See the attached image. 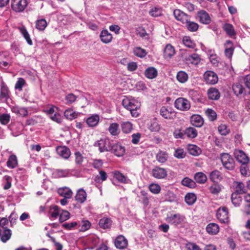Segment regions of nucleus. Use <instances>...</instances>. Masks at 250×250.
Instances as JSON below:
<instances>
[{"label":"nucleus","instance_id":"32","mask_svg":"<svg viewBox=\"0 0 250 250\" xmlns=\"http://www.w3.org/2000/svg\"><path fill=\"white\" fill-rule=\"evenodd\" d=\"M108 130L110 134L113 136L118 135L120 132L119 125L117 123L110 124L108 127Z\"/></svg>","mask_w":250,"mask_h":250},{"label":"nucleus","instance_id":"31","mask_svg":"<svg viewBox=\"0 0 250 250\" xmlns=\"http://www.w3.org/2000/svg\"><path fill=\"white\" fill-rule=\"evenodd\" d=\"M145 76L149 79L155 78L158 75V71L154 67H148L145 71Z\"/></svg>","mask_w":250,"mask_h":250},{"label":"nucleus","instance_id":"41","mask_svg":"<svg viewBox=\"0 0 250 250\" xmlns=\"http://www.w3.org/2000/svg\"><path fill=\"white\" fill-rule=\"evenodd\" d=\"M194 179L198 183L204 184L207 181V177L203 172H199L194 175Z\"/></svg>","mask_w":250,"mask_h":250},{"label":"nucleus","instance_id":"62","mask_svg":"<svg viewBox=\"0 0 250 250\" xmlns=\"http://www.w3.org/2000/svg\"><path fill=\"white\" fill-rule=\"evenodd\" d=\"M149 13L152 17H158L162 15V11L160 9L155 7L152 8Z\"/></svg>","mask_w":250,"mask_h":250},{"label":"nucleus","instance_id":"13","mask_svg":"<svg viewBox=\"0 0 250 250\" xmlns=\"http://www.w3.org/2000/svg\"><path fill=\"white\" fill-rule=\"evenodd\" d=\"M114 244L117 249L123 250L126 248L128 241L124 236L119 235L115 240Z\"/></svg>","mask_w":250,"mask_h":250},{"label":"nucleus","instance_id":"4","mask_svg":"<svg viewBox=\"0 0 250 250\" xmlns=\"http://www.w3.org/2000/svg\"><path fill=\"white\" fill-rule=\"evenodd\" d=\"M113 143L112 141L106 138L98 141L97 144L99 146L100 151L103 152L104 151H110L112 150V146Z\"/></svg>","mask_w":250,"mask_h":250},{"label":"nucleus","instance_id":"42","mask_svg":"<svg viewBox=\"0 0 250 250\" xmlns=\"http://www.w3.org/2000/svg\"><path fill=\"white\" fill-rule=\"evenodd\" d=\"M185 24H186L187 29L190 32H195L199 28V25L196 22L191 21L190 20H188V22Z\"/></svg>","mask_w":250,"mask_h":250},{"label":"nucleus","instance_id":"28","mask_svg":"<svg viewBox=\"0 0 250 250\" xmlns=\"http://www.w3.org/2000/svg\"><path fill=\"white\" fill-rule=\"evenodd\" d=\"M233 186L235 188V191L233 193H236L238 195L244 194L247 191L245 185L242 182H234Z\"/></svg>","mask_w":250,"mask_h":250},{"label":"nucleus","instance_id":"56","mask_svg":"<svg viewBox=\"0 0 250 250\" xmlns=\"http://www.w3.org/2000/svg\"><path fill=\"white\" fill-rule=\"evenodd\" d=\"M75 162L76 165L81 166L84 160V157L80 152H76L74 153Z\"/></svg>","mask_w":250,"mask_h":250},{"label":"nucleus","instance_id":"11","mask_svg":"<svg viewBox=\"0 0 250 250\" xmlns=\"http://www.w3.org/2000/svg\"><path fill=\"white\" fill-rule=\"evenodd\" d=\"M173 15L177 20L181 21L184 24L187 22L188 20H190L189 16L179 9L174 10Z\"/></svg>","mask_w":250,"mask_h":250},{"label":"nucleus","instance_id":"21","mask_svg":"<svg viewBox=\"0 0 250 250\" xmlns=\"http://www.w3.org/2000/svg\"><path fill=\"white\" fill-rule=\"evenodd\" d=\"M236 160L243 165H245L249 162V158L246 154L242 150H238L235 152Z\"/></svg>","mask_w":250,"mask_h":250},{"label":"nucleus","instance_id":"34","mask_svg":"<svg viewBox=\"0 0 250 250\" xmlns=\"http://www.w3.org/2000/svg\"><path fill=\"white\" fill-rule=\"evenodd\" d=\"M58 192L60 196L66 198H71L73 194L72 190L66 187L59 188Z\"/></svg>","mask_w":250,"mask_h":250},{"label":"nucleus","instance_id":"7","mask_svg":"<svg viewBox=\"0 0 250 250\" xmlns=\"http://www.w3.org/2000/svg\"><path fill=\"white\" fill-rule=\"evenodd\" d=\"M27 5V0H12L11 7L16 12H21Z\"/></svg>","mask_w":250,"mask_h":250},{"label":"nucleus","instance_id":"17","mask_svg":"<svg viewBox=\"0 0 250 250\" xmlns=\"http://www.w3.org/2000/svg\"><path fill=\"white\" fill-rule=\"evenodd\" d=\"M112 174L113 177L121 183L128 184L130 182L129 179L119 171H113Z\"/></svg>","mask_w":250,"mask_h":250},{"label":"nucleus","instance_id":"40","mask_svg":"<svg viewBox=\"0 0 250 250\" xmlns=\"http://www.w3.org/2000/svg\"><path fill=\"white\" fill-rule=\"evenodd\" d=\"M188 75L185 71H180L176 75V79L180 83H185L188 80Z\"/></svg>","mask_w":250,"mask_h":250},{"label":"nucleus","instance_id":"8","mask_svg":"<svg viewBox=\"0 0 250 250\" xmlns=\"http://www.w3.org/2000/svg\"><path fill=\"white\" fill-rule=\"evenodd\" d=\"M204 79L206 83L209 84H214L218 81L217 74L212 71H207L204 74Z\"/></svg>","mask_w":250,"mask_h":250},{"label":"nucleus","instance_id":"9","mask_svg":"<svg viewBox=\"0 0 250 250\" xmlns=\"http://www.w3.org/2000/svg\"><path fill=\"white\" fill-rule=\"evenodd\" d=\"M167 171L164 168L155 167L152 169L151 175L156 179H164L167 177Z\"/></svg>","mask_w":250,"mask_h":250},{"label":"nucleus","instance_id":"23","mask_svg":"<svg viewBox=\"0 0 250 250\" xmlns=\"http://www.w3.org/2000/svg\"><path fill=\"white\" fill-rule=\"evenodd\" d=\"M11 110L12 112L21 117H26L28 113V110L26 108L16 105L11 107Z\"/></svg>","mask_w":250,"mask_h":250},{"label":"nucleus","instance_id":"59","mask_svg":"<svg viewBox=\"0 0 250 250\" xmlns=\"http://www.w3.org/2000/svg\"><path fill=\"white\" fill-rule=\"evenodd\" d=\"M59 215L60 216V221L61 222H63L69 218L70 213L66 210H62L61 212H60Z\"/></svg>","mask_w":250,"mask_h":250},{"label":"nucleus","instance_id":"19","mask_svg":"<svg viewBox=\"0 0 250 250\" xmlns=\"http://www.w3.org/2000/svg\"><path fill=\"white\" fill-rule=\"evenodd\" d=\"M198 17L199 21L203 24H208L211 21L210 18L208 14L205 11L202 10L198 13Z\"/></svg>","mask_w":250,"mask_h":250},{"label":"nucleus","instance_id":"25","mask_svg":"<svg viewBox=\"0 0 250 250\" xmlns=\"http://www.w3.org/2000/svg\"><path fill=\"white\" fill-rule=\"evenodd\" d=\"M73 170L72 169H56L54 172V175L56 178H62L71 175V172Z\"/></svg>","mask_w":250,"mask_h":250},{"label":"nucleus","instance_id":"36","mask_svg":"<svg viewBox=\"0 0 250 250\" xmlns=\"http://www.w3.org/2000/svg\"><path fill=\"white\" fill-rule=\"evenodd\" d=\"M99 121V116L98 115H92L86 120V123L89 127H94L96 126Z\"/></svg>","mask_w":250,"mask_h":250},{"label":"nucleus","instance_id":"27","mask_svg":"<svg viewBox=\"0 0 250 250\" xmlns=\"http://www.w3.org/2000/svg\"><path fill=\"white\" fill-rule=\"evenodd\" d=\"M185 60L188 63H190L194 65L198 64L201 61L199 55L196 53H193L187 56Z\"/></svg>","mask_w":250,"mask_h":250},{"label":"nucleus","instance_id":"18","mask_svg":"<svg viewBox=\"0 0 250 250\" xmlns=\"http://www.w3.org/2000/svg\"><path fill=\"white\" fill-rule=\"evenodd\" d=\"M207 94L208 99L211 100H218L220 97V92L215 87L209 88Z\"/></svg>","mask_w":250,"mask_h":250},{"label":"nucleus","instance_id":"63","mask_svg":"<svg viewBox=\"0 0 250 250\" xmlns=\"http://www.w3.org/2000/svg\"><path fill=\"white\" fill-rule=\"evenodd\" d=\"M219 132L222 135H226L229 133V130L227 128V126L226 125H221L218 127Z\"/></svg>","mask_w":250,"mask_h":250},{"label":"nucleus","instance_id":"60","mask_svg":"<svg viewBox=\"0 0 250 250\" xmlns=\"http://www.w3.org/2000/svg\"><path fill=\"white\" fill-rule=\"evenodd\" d=\"M186 154L182 148H177L175 149L174 156L178 159H182L185 157Z\"/></svg>","mask_w":250,"mask_h":250},{"label":"nucleus","instance_id":"50","mask_svg":"<svg viewBox=\"0 0 250 250\" xmlns=\"http://www.w3.org/2000/svg\"><path fill=\"white\" fill-rule=\"evenodd\" d=\"M181 183L183 186L190 188H193L196 186L195 182L188 177L184 178L182 180Z\"/></svg>","mask_w":250,"mask_h":250},{"label":"nucleus","instance_id":"22","mask_svg":"<svg viewBox=\"0 0 250 250\" xmlns=\"http://www.w3.org/2000/svg\"><path fill=\"white\" fill-rule=\"evenodd\" d=\"M11 231L8 229H0V239L5 243L9 240L11 237Z\"/></svg>","mask_w":250,"mask_h":250},{"label":"nucleus","instance_id":"43","mask_svg":"<svg viewBox=\"0 0 250 250\" xmlns=\"http://www.w3.org/2000/svg\"><path fill=\"white\" fill-rule=\"evenodd\" d=\"M189 153L194 156L199 155L201 152V149L195 145H189L188 146Z\"/></svg>","mask_w":250,"mask_h":250},{"label":"nucleus","instance_id":"24","mask_svg":"<svg viewBox=\"0 0 250 250\" xmlns=\"http://www.w3.org/2000/svg\"><path fill=\"white\" fill-rule=\"evenodd\" d=\"M175 54L174 47L171 44H167L165 47L164 51V57L165 58L170 59Z\"/></svg>","mask_w":250,"mask_h":250},{"label":"nucleus","instance_id":"20","mask_svg":"<svg viewBox=\"0 0 250 250\" xmlns=\"http://www.w3.org/2000/svg\"><path fill=\"white\" fill-rule=\"evenodd\" d=\"M191 124L194 126L200 127L204 124V119L199 115H193L191 117Z\"/></svg>","mask_w":250,"mask_h":250},{"label":"nucleus","instance_id":"26","mask_svg":"<svg viewBox=\"0 0 250 250\" xmlns=\"http://www.w3.org/2000/svg\"><path fill=\"white\" fill-rule=\"evenodd\" d=\"M86 192L83 188H80L78 190L75 196V199L78 202L80 203H84L86 199Z\"/></svg>","mask_w":250,"mask_h":250},{"label":"nucleus","instance_id":"38","mask_svg":"<svg viewBox=\"0 0 250 250\" xmlns=\"http://www.w3.org/2000/svg\"><path fill=\"white\" fill-rule=\"evenodd\" d=\"M223 28L224 31L226 32L228 35L230 37L234 36L236 35L234 27L233 25L229 23H225Z\"/></svg>","mask_w":250,"mask_h":250},{"label":"nucleus","instance_id":"49","mask_svg":"<svg viewBox=\"0 0 250 250\" xmlns=\"http://www.w3.org/2000/svg\"><path fill=\"white\" fill-rule=\"evenodd\" d=\"M133 53L136 56L140 58H144L147 54L146 50L140 47H135L133 49Z\"/></svg>","mask_w":250,"mask_h":250},{"label":"nucleus","instance_id":"55","mask_svg":"<svg viewBox=\"0 0 250 250\" xmlns=\"http://www.w3.org/2000/svg\"><path fill=\"white\" fill-rule=\"evenodd\" d=\"M242 201L241 197L235 193L231 194V202L235 207L239 206Z\"/></svg>","mask_w":250,"mask_h":250},{"label":"nucleus","instance_id":"12","mask_svg":"<svg viewBox=\"0 0 250 250\" xmlns=\"http://www.w3.org/2000/svg\"><path fill=\"white\" fill-rule=\"evenodd\" d=\"M10 93L8 87L2 83L0 86V101L2 102H6L10 98Z\"/></svg>","mask_w":250,"mask_h":250},{"label":"nucleus","instance_id":"45","mask_svg":"<svg viewBox=\"0 0 250 250\" xmlns=\"http://www.w3.org/2000/svg\"><path fill=\"white\" fill-rule=\"evenodd\" d=\"M60 210L59 207L56 205L51 206L50 207L49 213L51 217L56 219L59 216Z\"/></svg>","mask_w":250,"mask_h":250},{"label":"nucleus","instance_id":"1","mask_svg":"<svg viewBox=\"0 0 250 250\" xmlns=\"http://www.w3.org/2000/svg\"><path fill=\"white\" fill-rule=\"evenodd\" d=\"M123 105L130 111L133 117H137L139 113L137 110L140 108L141 103L132 97H125L122 101Z\"/></svg>","mask_w":250,"mask_h":250},{"label":"nucleus","instance_id":"14","mask_svg":"<svg viewBox=\"0 0 250 250\" xmlns=\"http://www.w3.org/2000/svg\"><path fill=\"white\" fill-rule=\"evenodd\" d=\"M56 151L58 155L64 159H68L71 154L70 149L65 146H59L56 148Z\"/></svg>","mask_w":250,"mask_h":250},{"label":"nucleus","instance_id":"47","mask_svg":"<svg viewBox=\"0 0 250 250\" xmlns=\"http://www.w3.org/2000/svg\"><path fill=\"white\" fill-rule=\"evenodd\" d=\"M185 134L190 138H194L197 136V130L194 127H189L187 128Z\"/></svg>","mask_w":250,"mask_h":250},{"label":"nucleus","instance_id":"35","mask_svg":"<svg viewBox=\"0 0 250 250\" xmlns=\"http://www.w3.org/2000/svg\"><path fill=\"white\" fill-rule=\"evenodd\" d=\"M80 113L76 112L73 109L69 108L65 110L64 116L68 120H72L76 119Z\"/></svg>","mask_w":250,"mask_h":250},{"label":"nucleus","instance_id":"51","mask_svg":"<svg viewBox=\"0 0 250 250\" xmlns=\"http://www.w3.org/2000/svg\"><path fill=\"white\" fill-rule=\"evenodd\" d=\"M232 90L236 96L242 94L244 90V87L240 84L236 83L232 85Z\"/></svg>","mask_w":250,"mask_h":250},{"label":"nucleus","instance_id":"48","mask_svg":"<svg viewBox=\"0 0 250 250\" xmlns=\"http://www.w3.org/2000/svg\"><path fill=\"white\" fill-rule=\"evenodd\" d=\"M107 173L104 170L99 171V175L95 176L94 181L96 183H101L105 181L107 179Z\"/></svg>","mask_w":250,"mask_h":250},{"label":"nucleus","instance_id":"58","mask_svg":"<svg viewBox=\"0 0 250 250\" xmlns=\"http://www.w3.org/2000/svg\"><path fill=\"white\" fill-rule=\"evenodd\" d=\"M150 191L154 194H158L160 193L161 188L157 184H151L149 186Z\"/></svg>","mask_w":250,"mask_h":250},{"label":"nucleus","instance_id":"33","mask_svg":"<svg viewBox=\"0 0 250 250\" xmlns=\"http://www.w3.org/2000/svg\"><path fill=\"white\" fill-rule=\"evenodd\" d=\"M112 223V221L109 218L103 217L100 220L99 225L103 229H107L111 227Z\"/></svg>","mask_w":250,"mask_h":250},{"label":"nucleus","instance_id":"52","mask_svg":"<svg viewBox=\"0 0 250 250\" xmlns=\"http://www.w3.org/2000/svg\"><path fill=\"white\" fill-rule=\"evenodd\" d=\"M47 22L44 19L37 20L36 22V27L39 30L43 31L47 26Z\"/></svg>","mask_w":250,"mask_h":250},{"label":"nucleus","instance_id":"46","mask_svg":"<svg viewBox=\"0 0 250 250\" xmlns=\"http://www.w3.org/2000/svg\"><path fill=\"white\" fill-rule=\"evenodd\" d=\"M185 200L188 205H192L196 201V196L193 193H189L185 196Z\"/></svg>","mask_w":250,"mask_h":250},{"label":"nucleus","instance_id":"44","mask_svg":"<svg viewBox=\"0 0 250 250\" xmlns=\"http://www.w3.org/2000/svg\"><path fill=\"white\" fill-rule=\"evenodd\" d=\"M183 43L186 46L190 48H194L196 46V44L189 36L183 37Z\"/></svg>","mask_w":250,"mask_h":250},{"label":"nucleus","instance_id":"53","mask_svg":"<svg viewBox=\"0 0 250 250\" xmlns=\"http://www.w3.org/2000/svg\"><path fill=\"white\" fill-rule=\"evenodd\" d=\"M160 129V127L158 121L154 119L150 122V125H149V129L151 131L157 132L159 131Z\"/></svg>","mask_w":250,"mask_h":250},{"label":"nucleus","instance_id":"30","mask_svg":"<svg viewBox=\"0 0 250 250\" xmlns=\"http://www.w3.org/2000/svg\"><path fill=\"white\" fill-rule=\"evenodd\" d=\"M209 178L212 182L217 183L222 179V173L217 169L214 170L210 173Z\"/></svg>","mask_w":250,"mask_h":250},{"label":"nucleus","instance_id":"3","mask_svg":"<svg viewBox=\"0 0 250 250\" xmlns=\"http://www.w3.org/2000/svg\"><path fill=\"white\" fill-rule=\"evenodd\" d=\"M184 219L185 217L179 213L168 214L166 218L167 222L176 226L181 224Z\"/></svg>","mask_w":250,"mask_h":250},{"label":"nucleus","instance_id":"15","mask_svg":"<svg viewBox=\"0 0 250 250\" xmlns=\"http://www.w3.org/2000/svg\"><path fill=\"white\" fill-rule=\"evenodd\" d=\"M125 149L124 146L119 144L113 143L112 146V150H111L110 151L113 153L116 156L121 157L125 154Z\"/></svg>","mask_w":250,"mask_h":250},{"label":"nucleus","instance_id":"16","mask_svg":"<svg viewBox=\"0 0 250 250\" xmlns=\"http://www.w3.org/2000/svg\"><path fill=\"white\" fill-rule=\"evenodd\" d=\"M101 41L105 44L110 43L112 40V35L107 30H103L100 35Z\"/></svg>","mask_w":250,"mask_h":250},{"label":"nucleus","instance_id":"37","mask_svg":"<svg viewBox=\"0 0 250 250\" xmlns=\"http://www.w3.org/2000/svg\"><path fill=\"white\" fill-rule=\"evenodd\" d=\"M122 131L125 133H129L133 129V125L129 121L123 122L121 125Z\"/></svg>","mask_w":250,"mask_h":250},{"label":"nucleus","instance_id":"54","mask_svg":"<svg viewBox=\"0 0 250 250\" xmlns=\"http://www.w3.org/2000/svg\"><path fill=\"white\" fill-rule=\"evenodd\" d=\"M157 160L161 163H165L167 159V154L165 151H160L156 155Z\"/></svg>","mask_w":250,"mask_h":250},{"label":"nucleus","instance_id":"61","mask_svg":"<svg viewBox=\"0 0 250 250\" xmlns=\"http://www.w3.org/2000/svg\"><path fill=\"white\" fill-rule=\"evenodd\" d=\"M3 180L6 182L3 188L4 189H8L11 187L12 178L9 176L5 175L3 177Z\"/></svg>","mask_w":250,"mask_h":250},{"label":"nucleus","instance_id":"29","mask_svg":"<svg viewBox=\"0 0 250 250\" xmlns=\"http://www.w3.org/2000/svg\"><path fill=\"white\" fill-rule=\"evenodd\" d=\"M206 229L207 232L209 234L215 235L219 231V227L216 223H211L207 225Z\"/></svg>","mask_w":250,"mask_h":250},{"label":"nucleus","instance_id":"6","mask_svg":"<svg viewBox=\"0 0 250 250\" xmlns=\"http://www.w3.org/2000/svg\"><path fill=\"white\" fill-rule=\"evenodd\" d=\"M216 217L220 222L222 223H228L229 217L228 208L225 207L219 208L216 212Z\"/></svg>","mask_w":250,"mask_h":250},{"label":"nucleus","instance_id":"64","mask_svg":"<svg viewBox=\"0 0 250 250\" xmlns=\"http://www.w3.org/2000/svg\"><path fill=\"white\" fill-rule=\"evenodd\" d=\"M188 250H202L195 243L189 242L186 245Z\"/></svg>","mask_w":250,"mask_h":250},{"label":"nucleus","instance_id":"2","mask_svg":"<svg viewBox=\"0 0 250 250\" xmlns=\"http://www.w3.org/2000/svg\"><path fill=\"white\" fill-rule=\"evenodd\" d=\"M221 160L223 166L228 170L234 169L235 164L233 159L228 153H223L221 156Z\"/></svg>","mask_w":250,"mask_h":250},{"label":"nucleus","instance_id":"10","mask_svg":"<svg viewBox=\"0 0 250 250\" xmlns=\"http://www.w3.org/2000/svg\"><path fill=\"white\" fill-rule=\"evenodd\" d=\"M161 115L167 119H173L176 117V113L173 109L169 107L163 106L160 109Z\"/></svg>","mask_w":250,"mask_h":250},{"label":"nucleus","instance_id":"57","mask_svg":"<svg viewBox=\"0 0 250 250\" xmlns=\"http://www.w3.org/2000/svg\"><path fill=\"white\" fill-rule=\"evenodd\" d=\"M206 114L210 121H213L216 119L217 114L213 109L208 108L206 111Z\"/></svg>","mask_w":250,"mask_h":250},{"label":"nucleus","instance_id":"5","mask_svg":"<svg viewBox=\"0 0 250 250\" xmlns=\"http://www.w3.org/2000/svg\"><path fill=\"white\" fill-rule=\"evenodd\" d=\"M175 107L181 111H187L190 108V103L186 99L179 98L177 99L174 103Z\"/></svg>","mask_w":250,"mask_h":250},{"label":"nucleus","instance_id":"39","mask_svg":"<svg viewBox=\"0 0 250 250\" xmlns=\"http://www.w3.org/2000/svg\"><path fill=\"white\" fill-rule=\"evenodd\" d=\"M18 165V160L15 155H11L9 156L7 162V166L11 168H14Z\"/></svg>","mask_w":250,"mask_h":250}]
</instances>
